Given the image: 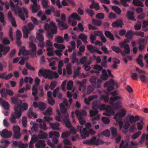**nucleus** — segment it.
I'll return each instance as SVG.
<instances>
[{
    "label": "nucleus",
    "instance_id": "nucleus-1",
    "mask_svg": "<svg viewBox=\"0 0 148 148\" xmlns=\"http://www.w3.org/2000/svg\"><path fill=\"white\" fill-rule=\"evenodd\" d=\"M38 75L40 77L43 76L45 79L48 78L51 79L59 77V75L56 72L42 69L39 70Z\"/></svg>",
    "mask_w": 148,
    "mask_h": 148
},
{
    "label": "nucleus",
    "instance_id": "nucleus-2",
    "mask_svg": "<svg viewBox=\"0 0 148 148\" xmlns=\"http://www.w3.org/2000/svg\"><path fill=\"white\" fill-rule=\"evenodd\" d=\"M98 109L100 111H106V112L103 113V115L108 116H110L114 115L115 113L114 111L110 106H106L105 104H100Z\"/></svg>",
    "mask_w": 148,
    "mask_h": 148
},
{
    "label": "nucleus",
    "instance_id": "nucleus-3",
    "mask_svg": "<svg viewBox=\"0 0 148 148\" xmlns=\"http://www.w3.org/2000/svg\"><path fill=\"white\" fill-rule=\"evenodd\" d=\"M82 126H77V131H79L82 138L85 139L86 137L89 136L90 134L93 135L95 133V132L92 129H91L89 131H88L86 128H84L82 130Z\"/></svg>",
    "mask_w": 148,
    "mask_h": 148
},
{
    "label": "nucleus",
    "instance_id": "nucleus-4",
    "mask_svg": "<svg viewBox=\"0 0 148 148\" xmlns=\"http://www.w3.org/2000/svg\"><path fill=\"white\" fill-rule=\"evenodd\" d=\"M89 81L95 88H99L101 87L102 81L101 79L98 78L97 76H92L89 79Z\"/></svg>",
    "mask_w": 148,
    "mask_h": 148
},
{
    "label": "nucleus",
    "instance_id": "nucleus-5",
    "mask_svg": "<svg viewBox=\"0 0 148 148\" xmlns=\"http://www.w3.org/2000/svg\"><path fill=\"white\" fill-rule=\"evenodd\" d=\"M19 102V103L14 107V110L18 112L20 111L22 114V110H27L28 105L26 103L23 102L22 100H20Z\"/></svg>",
    "mask_w": 148,
    "mask_h": 148
},
{
    "label": "nucleus",
    "instance_id": "nucleus-6",
    "mask_svg": "<svg viewBox=\"0 0 148 148\" xmlns=\"http://www.w3.org/2000/svg\"><path fill=\"white\" fill-rule=\"evenodd\" d=\"M100 104V102L99 100H96L92 103V108L93 110H91L89 113L91 116H92L97 114L98 112V108Z\"/></svg>",
    "mask_w": 148,
    "mask_h": 148
},
{
    "label": "nucleus",
    "instance_id": "nucleus-7",
    "mask_svg": "<svg viewBox=\"0 0 148 148\" xmlns=\"http://www.w3.org/2000/svg\"><path fill=\"white\" fill-rule=\"evenodd\" d=\"M44 120L40 119H36V121L40 123V127L41 129L44 130H46L47 129V126L46 125L45 121H49L52 120V118L49 116H45L44 117Z\"/></svg>",
    "mask_w": 148,
    "mask_h": 148
},
{
    "label": "nucleus",
    "instance_id": "nucleus-8",
    "mask_svg": "<svg viewBox=\"0 0 148 148\" xmlns=\"http://www.w3.org/2000/svg\"><path fill=\"white\" fill-rule=\"evenodd\" d=\"M114 86H116L118 87V85L117 83L114 82L112 79H111L110 81L106 82L104 84V87H107L108 92L109 94L110 92L114 89Z\"/></svg>",
    "mask_w": 148,
    "mask_h": 148
},
{
    "label": "nucleus",
    "instance_id": "nucleus-9",
    "mask_svg": "<svg viewBox=\"0 0 148 148\" xmlns=\"http://www.w3.org/2000/svg\"><path fill=\"white\" fill-rule=\"evenodd\" d=\"M18 17L22 20L25 21V17L28 18L29 17L28 11L25 8L23 7L18 12Z\"/></svg>",
    "mask_w": 148,
    "mask_h": 148
},
{
    "label": "nucleus",
    "instance_id": "nucleus-10",
    "mask_svg": "<svg viewBox=\"0 0 148 148\" xmlns=\"http://www.w3.org/2000/svg\"><path fill=\"white\" fill-rule=\"evenodd\" d=\"M60 136L59 133L57 132L52 131L50 132L49 133V137L50 138L53 137L52 139V141L53 143L57 144L58 142V138Z\"/></svg>",
    "mask_w": 148,
    "mask_h": 148
},
{
    "label": "nucleus",
    "instance_id": "nucleus-11",
    "mask_svg": "<svg viewBox=\"0 0 148 148\" xmlns=\"http://www.w3.org/2000/svg\"><path fill=\"white\" fill-rule=\"evenodd\" d=\"M0 93L1 96L4 97L5 99H7V95L12 96L14 95V93L12 90L9 89L5 90L4 88L0 90Z\"/></svg>",
    "mask_w": 148,
    "mask_h": 148
},
{
    "label": "nucleus",
    "instance_id": "nucleus-12",
    "mask_svg": "<svg viewBox=\"0 0 148 148\" xmlns=\"http://www.w3.org/2000/svg\"><path fill=\"white\" fill-rule=\"evenodd\" d=\"M10 47L9 46H5L2 44H0V58L2 57V52L4 55H5L9 51Z\"/></svg>",
    "mask_w": 148,
    "mask_h": 148
},
{
    "label": "nucleus",
    "instance_id": "nucleus-13",
    "mask_svg": "<svg viewBox=\"0 0 148 148\" xmlns=\"http://www.w3.org/2000/svg\"><path fill=\"white\" fill-rule=\"evenodd\" d=\"M15 113H13L10 118V120L12 123H15L16 122V118L19 119L21 115V112H18L16 110H14Z\"/></svg>",
    "mask_w": 148,
    "mask_h": 148
},
{
    "label": "nucleus",
    "instance_id": "nucleus-14",
    "mask_svg": "<svg viewBox=\"0 0 148 148\" xmlns=\"http://www.w3.org/2000/svg\"><path fill=\"white\" fill-rule=\"evenodd\" d=\"M1 136L4 138H10L12 136V133L10 131H9L6 129L3 130L2 132H0Z\"/></svg>",
    "mask_w": 148,
    "mask_h": 148
},
{
    "label": "nucleus",
    "instance_id": "nucleus-15",
    "mask_svg": "<svg viewBox=\"0 0 148 148\" xmlns=\"http://www.w3.org/2000/svg\"><path fill=\"white\" fill-rule=\"evenodd\" d=\"M44 32L43 30L42 29H39L38 32L36 33V38L38 41L44 40V37L43 34Z\"/></svg>",
    "mask_w": 148,
    "mask_h": 148
},
{
    "label": "nucleus",
    "instance_id": "nucleus-16",
    "mask_svg": "<svg viewBox=\"0 0 148 148\" xmlns=\"http://www.w3.org/2000/svg\"><path fill=\"white\" fill-rule=\"evenodd\" d=\"M8 17L9 21L11 22L13 26L16 27L17 26L15 18L12 16V13L10 11H9L8 14Z\"/></svg>",
    "mask_w": 148,
    "mask_h": 148
},
{
    "label": "nucleus",
    "instance_id": "nucleus-17",
    "mask_svg": "<svg viewBox=\"0 0 148 148\" xmlns=\"http://www.w3.org/2000/svg\"><path fill=\"white\" fill-rule=\"evenodd\" d=\"M127 118L129 120L130 122L132 124L133 123L138 121L140 118L138 116H134L133 115H128L127 116Z\"/></svg>",
    "mask_w": 148,
    "mask_h": 148
},
{
    "label": "nucleus",
    "instance_id": "nucleus-18",
    "mask_svg": "<svg viewBox=\"0 0 148 148\" xmlns=\"http://www.w3.org/2000/svg\"><path fill=\"white\" fill-rule=\"evenodd\" d=\"M123 24L122 20L121 19H120L113 22L112 24V25L113 27H122Z\"/></svg>",
    "mask_w": 148,
    "mask_h": 148
},
{
    "label": "nucleus",
    "instance_id": "nucleus-19",
    "mask_svg": "<svg viewBox=\"0 0 148 148\" xmlns=\"http://www.w3.org/2000/svg\"><path fill=\"white\" fill-rule=\"evenodd\" d=\"M75 113L77 118L83 117V116H86L87 114L86 112L83 110L80 111L76 110Z\"/></svg>",
    "mask_w": 148,
    "mask_h": 148
},
{
    "label": "nucleus",
    "instance_id": "nucleus-20",
    "mask_svg": "<svg viewBox=\"0 0 148 148\" xmlns=\"http://www.w3.org/2000/svg\"><path fill=\"white\" fill-rule=\"evenodd\" d=\"M126 114V112L125 110H122L120 112L117 113L114 116V119L116 120V119H119L123 117Z\"/></svg>",
    "mask_w": 148,
    "mask_h": 148
},
{
    "label": "nucleus",
    "instance_id": "nucleus-21",
    "mask_svg": "<svg viewBox=\"0 0 148 148\" xmlns=\"http://www.w3.org/2000/svg\"><path fill=\"white\" fill-rule=\"evenodd\" d=\"M29 47L31 49L29 51L31 52L33 55H36V51L37 49V47L36 45L32 42L30 43L29 45Z\"/></svg>",
    "mask_w": 148,
    "mask_h": 148
},
{
    "label": "nucleus",
    "instance_id": "nucleus-22",
    "mask_svg": "<svg viewBox=\"0 0 148 148\" xmlns=\"http://www.w3.org/2000/svg\"><path fill=\"white\" fill-rule=\"evenodd\" d=\"M63 121L66 123V125L68 128H69L71 124L69 119V114L66 113V114L63 115Z\"/></svg>",
    "mask_w": 148,
    "mask_h": 148
},
{
    "label": "nucleus",
    "instance_id": "nucleus-23",
    "mask_svg": "<svg viewBox=\"0 0 148 148\" xmlns=\"http://www.w3.org/2000/svg\"><path fill=\"white\" fill-rule=\"evenodd\" d=\"M50 25L51 27H50L51 32L53 34H56L57 32V28L56 23L53 22H50Z\"/></svg>",
    "mask_w": 148,
    "mask_h": 148
},
{
    "label": "nucleus",
    "instance_id": "nucleus-24",
    "mask_svg": "<svg viewBox=\"0 0 148 148\" xmlns=\"http://www.w3.org/2000/svg\"><path fill=\"white\" fill-rule=\"evenodd\" d=\"M126 17L129 20H132L133 21H136V19L134 16V13L133 12L130 11H128L127 12Z\"/></svg>",
    "mask_w": 148,
    "mask_h": 148
},
{
    "label": "nucleus",
    "instance_id": "nucleus-25",
    "mask_svg": "<svg viewBox=\"0 0 148 148\" xmlns=\"http://www.w3.org/2000/svg\"><path fill=\"white\" fill-rule=\"evenodd\" d=\"M60 110L63 115L64 114L68 113L67 111V109L68 108L62 103H61L59 105Z\"/></svg>",
    "mask_w": 148,
    "mask_h": 148
},
{
    "label": "nucleus",
    "instance_id": "nucleus-26",
    "mask_svg": "<svg viewBox=\"0 0 148 148\" xmlns=\"http://www.w3.org/2000/svg\"><path fill=\"white\" fill-rule=\"evenodd\" d=\"M0 143L2 145H0V148H7L10 143L8 140H1Z\"/></svg>",
    "mask_w": 148,
    "mask_h": 148
},
{
    "label": "nucleus",
    "instance_id": "nucleus-27",
    "mask_svg": "<svg viewBox=\"0 0 148 148\" xmlns=\"http://www.w3.org/2000/svg\"><path fill=\"white\" fill-rule=\"evenodd\" d=\"M72 18L73 19L80 21L81 20L80 17L76 13H72L68 19V21L69 22L71 21L70 18Z\"/></svg>",
    "mask_w": 148,
    "mask_h": 148
},
{
    "label": "nucleus",
    "instance_id": "nucleus-28",
    "mask_svg": "<svg viewBox=\"0 0 148 148\" xmlns=\"http://www.w3.org/2000/svg\"><path fill=\"white\" fill-rule=\"evenodd\" d=\"M31 5L32 12L33 13L37 12L40 8V6L37 3Z\"/></svg>",
    "mask_w": 148,
    "mask_h": 148
},
{
    "label": "nucleus",
    "instance_id": "nucleus-29",
    "mask_svg": "<svg viewBox=\"0 0 148 148\" xmlns=\"http://www.w3.org/2000/svg\"><path fill=\"white\" fill-rule=\"evenodd\" d=\"M109 76V75L107 74L106 70L105 69H103L102 71V75L101 77V80H106Z\"/></svg>",
    "mask_w": 148,
    "mask_h": 148
},
{
    "label": "nucleus",
    "instance_id": "nucleus-30",
    "mask_svg": "<svg viewBox=\"0 0 148 148\" xmlns=\"http://www.w3.org/2000/svg\"><path fill=\"white\" fill-rule=\"evenodd\" d=\"M96 138L95 136L93 137L91 139L88 140H86L84 141L83 143L84 144L93 145V141H96Z\"/></svg>",
    "mask_w": 148,
    "mask_h": 148
},
{
    "label": "nucleus",
    "instance_id": "nucleus-31",
    "mask_svg": "<svg viewBox=\"0 0 148 148\" xmlns=\"http://www.w3.org/2000/svg\"><path fill=\"white\" fill-rule=\"evenodd\" d=\"M45 145L44 140H40L36 144V146L37 148H44Z\"/></svg>",
    "mask_w": 148,
    "mask_h": 148
},
{
    "label": "nucleus",
    "instance_id": "nucleus-32",
    "mask_svg": "<svg viewBox=\"0 0 148 148\" xmlns=\"http://www.w3.org/2000/svg\"><path fill=\"white\" fill-rule=\"evenodd\" d=\"M60 125V123L58 122H56L55 123H51L50 124V126L53 130H59V127Z\"/></svg>",
    "mask_w": 148,
    "mask_h": 148
},
{
    "label": "nucleus",
    "instance_id": "nucleus-33",
    "mask_svg": "<svg viewBox=\"0 0 148 148\" xmlns=\"http://www.w3.org/2000/svg\"><path fill=\"white\" fill-rule=\"evenodd\" d=\"M23 37L25 38H26L28 37V35L30 32L28 31L27 27H25L23 29Z\"/></svg>",
    "mask_w": 148,
    "mask_h": 148
},
{
    "label": "nucleus",
    "instance_id": "nucleus-34",
    "mask_svg": "<svg viewBox=\"0 0 148 148\" xmlns=\"http://www.w3.org/2000/svg\"><path fill=\"white\" fill-rule=\"evenodd\" d=\"M58 24L61 29H67L68 28V26L63 21L60 22V23Z\"/></svg>",
    "mask_w": 148,
    "mask_h": 148
},
{
    "label": "nucleus",
    "instance_id": "nucleus-35",
    "mask_svg": "<svg viewBox=\"0 0 148 148\" xmlns=\"http://www.w3.org/2000/svg\"><path fill=\"white\" fill-rule=\"evenodd\" d=\"M79 38L81 40L84 42L87 43L88 42L87 41V36L83 34H81L79 36Z\"/></svg>",
    "mask_w": 148,
    "mask_h": 148
},
{
    "label": "nucleus",
    "instance_id": "nucleus-36",
    "mask_svg": "<svg viewBox=\"0 0 148 148\" xmlns=\"http://www.w3.org/2000/svg\"><path fill=\"white\" fill-rule=\"evenodd\" d=\"M133 4L135 6L143 7V4L142 1L138 0H133Z\"/></svg>",
    "mask_w": 148,
    "mask_h": 148
},
{
    "label": "nucleus",
    "instance_id": "nucleus-37",
    "mask_svg": "<svg viewBox=\"0 0 148 148\" xmlns=\"http://www.w3.org/2000/svg\"><path fill=\"white\" fill-rule=\"evenodd\" d=\"M48 3V0H42V5L44 8L45 9H48L49 8Z\"/></svg>",
    "mask_w": 148,
    "mask_h": 148
},
{
    "label": "nucleus",
    "instance_id": "nucleus-38",
    "mask_svg": "<svg viewBox=\"0 0 148 148\" xmlns=\"http://www.w3.org/2000/svg\"><path fill=\"white\" fill-rule=\"evenodd\" d=\"M105 35L108 38L112 40L114 39L113 35L109 31H106L105 32Z\"/></svg>",
    "mask_w": 148,
    "mask_h": 148
},
{
    "label": "nucleus",
    "instance_id": "nucleus-39",
    "mask_svg": "<svg viewBox=\"0 0 148 148\" xmlns=\"http://www.w3.org/2000/svg\"><path fill=\"white\" fill-rule=\"evenodd\" d=\"M92 23L95 25L99 26L102 24V21L99 20L93 19L92 20Z\"/></svg>",
    "mask_w": 148,
    "mask_h": 148
},
{
    "label": "nucleus",
    "instance_id": "nucleus-40",
    "mask_svg": "<svg viewBox=\"0 0 148 148\" xmlns=\"http://www.w3.org/2000/svg\"><path fill=\"white\" fill-rule=\"evenodd\" d=\"M112 9L118 14L119 15L121 14V10L119 7L113 5L112 6Z\"/></svg>",
    "mask_w": 148,
    "mask_h": 148
},
{
    "label": "nucleus",
    "instance_id": "nucleus-41",
    "mask_svg": "<svg viewBox=\"0 0 148 148\" xmlns=\"http://www.w3.org/2000/svg\"><path fill=\"white\" fill-rule=\"evenodd\" d=\"M57 116L55 117L56 120L58 121H61V119L63 118V115H61V114L58 110H57Z\"/></svg>",
    "mask_w": 148,
    "mask_h": 148
},
{
    "label": "nucleus",
    "instance_id": "nucleus-42",
    "mask_svg": "<svg viewBox=\"0 0 148 148\" xmlns=\"http://www.w3.org/2000/svg\"><path fill=\"white\" fill-rule=\"evenodd\" d=\"M121 4L125 7H128L129 5L127 2H130L132 0H120Z\"/></svg>",
    "mask_w": 148,
    "mask_h": 148
},
{
    "label": "nucleus",
    "instance_id": "nucleus-43",
    "mask_svg": "<svg viewBox=\"0 0 148 148\" xmlns=\"http://www.w3.org/2000/svg\"><path fill=\"white\" fill-rule=\"evenodd\" d=\"M90 8L91 9L95 8L96 10H99V5L97 3H93L90 6Z\"/></svg>",
    "mask_w": 148,
    "mask_h": 148
},
{
    "label": "nucleus",
    "instance_id": "nucleus-44",
    "mask_svg": "<svg viewBox=\"0 0 148 148\" xmlns=\"http://www.w3.org/2000/svg\"><path fill=\"white\" fill-rule=\"evenodd\" d=\"M88 50L90 52L93 53L95 52V50L97 49V47L93 46L92 45H88L87 46Z\"/></svg>",
    "mask_w": 148,
    "mask_h": 148
},
{
    "label": "nucleus",
    "instance_id": "nucleus-45",
    "mask_svg": "<svg viewBox=\"0 0 148 148\" xmlns=\"http://www.w3.org/2000/svg\"><path fill=\"white\" fill-rule=\"evenodd\" d=\"M0 22L3 24L4 26L5 25L4 15L3 13L1 12H0Z\"/></svg>",
    "mask_w": 148,
    "mask_h": 148
},
{
    "label": "nucleus",
    "instance_id": "nucleus-46",
    "mask_svg": "<svg viewBox=\"0 0 148 148\" xmlns=\"http://www.w3.org/2000/svg\"><path fill=\"white\" fill-rule=\"evenodd\" d=\"M38 107L40 110L43 111L46 108V106L45 103L42 102H39Z\"/></svg>",
    "mask_w": 148,
    "mask_h": 148
},
{
    "label": "nucleus",
    "instance_id": "nucleus-47",
    "mask_svg": "<svg viewBox=\"0 0 148 148\" xmlns=\"http://www.w3.org/2000/svg\"><path fill=\"white\" fill-rule=\"evenodd\" d=\"M129 146L128 143L127 142L125 143L124 140L121 141L119 148H128Z\"/></svg>",
    "mask_w": 148,
    "mask_h": 148
},
{
    "label": "nucleus",
    "instance_id": "nucleus-48",
    "mask_svg": "<svg viewBox=\"0 0 148 148\" xmlns=\"http://www.w3.org/2000/svg\"><path fill=\"white\" fill-rule=\"evenodd\" d=\"M2 105L3 106L4 108L6 110L9 109L10 105L8 102L6 101L3 100L2 101Z\"/></svg>",
    "mask_w": 148,
    "mask_h": 148
},
{
    "label": "nucleus",
    "instance_id": "nucleus-49",
    "mask_svg": "<svg viewBox=\"0 0 148 148\" xmlns=\"http://www.w3.org/2000/svg\"><path fill=\"white\" fill-rule=\"evenodd\" d=\"M138 45H146L147 40L145 38H140L138 40Z\"/></svg>",
    "mask_w": 148,
    "mask_h": 148
},
{
    "label": "nucleus",
    "instance_id": "nucleus-50",
    "mask_svg": "<svg viewBox=\"0 0 148 148\" xmlns=\"http://www.w3.org/2000/svg\"><path fill=\"white\" fill-rule=\"evenodd\" d=\"M126 37L129 39H132L133 36V32L132 30L127 31L125 34Z\"/></svg>",
    "mask_w": 148,
    "mask_h": 148
},
{
    "label": "nucleus",
    "instance_id": "nucleus-51",
    "mask_svg": "<svg viewBox=\"0 0 148 148\" xmlns=\"http://www.w3.org/2000/svg\"><path fill=\"white\" fill-rule=\"evenodd\" d=\"M11 102L12 103L14 104H18V103L19 101V99L17 97H13L11 98Z\"/></svg>",
    "mask_w": 148,
    "mask_h": 148
},
{
    "label": "nucleus",
    "instance_id": "nucleus-52",
    "mask_svg": "<svg viewBox=\"0 0 148 148\" xmlns=\"http://www.w3.org/2000/svg\"><path fill=\"white\" fill-rule=\"evenodd\" d=\"M72 62L74 63L75 62L76 63H78V59L77 58L75 52L73 51L72 56Z\"/></svg>",
    "mask_w": 148,
    "mask_h": 148
},
{
    "label": "nucleus",
    "instance_id": "nucleus-53",
    "mask_svg": "<svg viewBox=\"0 0 148 148\" xmlns=\"http://www.w3.org/2000/svg\"><path fill=\"white\" fill-rule=\"evenodd\" d=\"M112 49L115 52L118 53L121 51V50L119 47L115 46H112L111 47Z\"/></svg>",
    "mask_w": 148,
    "mask_h": 148
},
{
    "label": "nucleus",
    "instance_id": "nucleus-54",
    "mask_svg": "<svg viewBox=\"0 0 148 148\" xmlns=\"http://www.w3.org/2000/svg\"><path fill=\"white\" fill-rule=\"evenodd\" d=\"M110 130L112 136H117L118 134L117 133L116 129L113 127H112L110 128Z\"/></svg>",
    "mask_w": 148,
    "mask_h": 148
},
{
    "label": "nucleus",
    "instance_id": "nucleus-55",
    "mask_svg": "<svg viewBox=\"0 0 148 148\" xmlns=\"http://www.w3.org/2000/svg\"><path fill=\"white\" fill-rule=\"evenodd\" d=\"M52 111L51 108H48L43 113V114L44 115H51L52 114Z\"/></svg>",
    "mask_w": 148,
    "mask_h": 148
},
{
    "label": "nucleus",
    "instance_id": "nucleus-56",
    "mask_svg": "<svg viewBox=\"0 0 148 148\" xmlns=\"http://www.w3.org/2000/svg\"><path fill=\"white\" fill-rule=\"evenodd\" d=\"M121 103L120 100H118L116 102L114 103L113 106V107L115 109H117L120 107V104Z\"/></svg>",
    "mask_w": 148,
    "mask_h": 148
},
{
    "label": "nucleus",
    "instance_id": "nucleus-57",
    "mask_svg": "<svg viewBox=\"0 0 148 148\" xmlns=\"http://www.w3.org/2000/svg\"><path fill=\"white\" fill-rule=\"evenodd\" d=\"M86 12L90 16L92 17L95 14V13L93 10L87 8L86 10Z\"/></svg>",
    "mask_w": 148,
    "mask_h": 148
},
{
    "label": "nucleus",
    "instance_id": "nucleus-58",
    "mask_svg": "<svg viewBox=\"0 0 148 148\" xmlns=\"http://www.w3.org/2000/svg\"><path fill=\"white\" fill-rule=\"evenodd\" d=\"M96 17L99 20H102L104 18V14L102 13H99L96 14Z\"/></svg>",
    "mask_w": 148,
    "mask_h": 148
},
{
    "label": "nucleus",
    "instance_id": "nucleus-59",
    "mask_svg": "<svg viewBox=\"0 0 148 148\" xmlns=\"http://www.w3.org/2000/svg\"><path fill=\"white\" fill-rule=\"evenodd\" d=\"M100 99L104 101L105 102H107L109 100V97L108 95H102L100 96Z\"/></svg>",
    "mask_w": 148,
    "mask_h": 148
},
{
    "label": "nucleus",
    "instance_id": "nucleus-60",
    "mask_svg": "<svg viewBox=\"0 0 148 148\" xmlns=\"http://www.w3.org/2000/svg\"><path fill=\"white\" fill-rule=\"evenodd\" d=\"M32 95L34 96L36 95L38 93V91L37 86H33L32 89Z\"/></svg>",
    "mask_w": 148,
    "mask_h": 148
},
{
    "label": "nucleus",
    "instance_id": "nucleus-61",
    "mask_svg": "<svg viewBox=\"0 0 148 148\" xmlns=\"http://www.w3.org/2000/svg\"><path fill=\"white\" fill-rule=\"evenodd\" d=\"M33 81V79L31 77H25L24 78V81L27 83L29 82L30 84H32Z\"/></svg>",
    "mask_w": 148,
    "mask_h": 148
},
{
    "label": "nucleus",
    "instance_id": "nucleus-62",
    "mask_svg": "<svg viewBox=\"0 0 148 148\" xmlns=\"http://www.w3.org/2000/svg\"><path fill=\"white\" fill-rule=\"evenodd\" d=\"M73 84V82L72 81L70 80L68 81L67 83V89L69 90H71L72 88Z\"/></svg>",
    "mask_w": 148,
    "mask_h": 148
},
{
    "label": "nucleus",
    "instance_id": "nucleus-63",
    "mask_svg": "<svg viewBox=\"0 0 148 148\" xmlns=\"http://www.w3.org/2000/svg\"><path fill=\"white\" fill-rule=\"evenodd\" d=\"M54 45L55 47L59 49H64L65 48V46L64 45L56 43H54Z\"/></svg>",
    "mask_w": 148,
    "mask_h": 148
},
{
    "label": "nucleus",
    "instance_id": "nucleus-64",
    "mask_svg": "<svg viewBox=\"0 0 148 148\" xmlns=\"http://www.w3.org/2000/svg\"><path fill=\"white\" fill-rule=\"evenodd\" d=\"M57 84V82L56 81H52L51 82L49 88L51 90H53L56 87Z\"/></svg>",
    "mask_w": 148,
    "mask_h": 148
}]
</instances>
